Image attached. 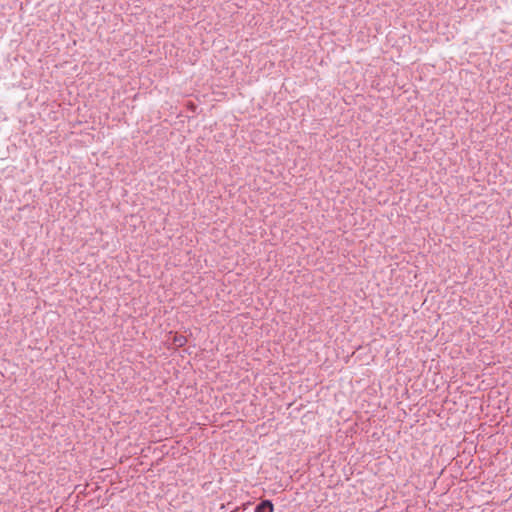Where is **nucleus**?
<instances>
[{
  "instance_id": "f257e3e1",
  "label": "nucleus",
  "mask_w": 512,
  "mask_h": 512,
  "mask_svg": "<svg viewBox=\"0 0 512 512\" xmlns=\"http://www.w3.org/2000/svg\"><path fill=\"white\" fill-rule=\"evenodd\" d=\"M274 506L270 500H262L255 507V512H273Z\"/></svg>"
},
{
  "instance_id": "f03ea898",
  "label": "nucleus",
  "mask_w": 512,
  "mask_h": 512,
  "mask_svg": "<svg viewBox=\"0 0 512 512\" xmlns=\"http://www.w3.org/2000/svg\"><path fill=\"white\" fill-rule=\"evenodd\" d=\"M173 343L178 347H182L187 343V339L185 336L176 335V336H174Z\"/></svg>"
},
{
  "instance_id": "7ed1b4c3",
  "label": "nucleus",
  "mask_w": 512,
  "mask_h": 512,
  "mask_svg": "<svg viewBox=\"0 0 512 512\" xmlns=\"http://www.w3.org/2000/svg\"><path fill=\"white\" fill-rule=\"evenodd\" d=\"M239 510V507H236L235 510H233L232 512H237Z\"/></svg>"
}]
</instances>
